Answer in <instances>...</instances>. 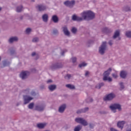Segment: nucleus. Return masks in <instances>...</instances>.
I'll return each instance as SVG.
<instances>
[{
	"label": "nucleus",
	"instance_id": "obj_1",
	"mask_svg": "<svg viewBox=\"0 0 131 131\" xmlns=\"http://www.w3.org/2000/svg\"><path fill=\"white\" fill-rule=\"evenodd\" d=\"M81 16L84 20H92L95 18V13L91 11H84L81 13Z\"/></svg>",
	"mask_w": 131,
	"mask_h": 131
},
{
	"label": "nucleus",
	"instance_id": "obj_2",
	"mask_svg": "<svg viewBox=\"0 0 131 131\" xmlns=\"http://www.w3.org/2000/svg\"><path fill=\"white\" fill-rule=\"evenodd\" d=\"M111 71H112V69L111 68H110L107 70L105 71L103 73V80L104 81H109V82H111L112 81V78H110L109 77V75H110V73H111Z\"/></svg>",
	"mask_w": 131,
	"mask_h": 131
},
{
	"label": "nucleus",
	"instance_id": "obj_3",
	"mask_svg": "<svg viewBox=\"0 0 131 131\" xmlns=\"http://www.w3.org/2000/svg\"><path fill=\"white\" fill-rule=\"evenodd\" d=\"M64 67V64L62 62H56L55 63L52 64L50 66V69L52 71L58 70V69H61Z\"/></svg>",
	"mask_w": 131,
	"mask_h": 131
},
{
	"label": "nucleus",
	"instance_id": "obj_4",
	"mask_svg": "<svg viewBox=\"0 0 131 131\" xmlns=\"http://www.w3.org/2000/svg\"><path fill=\"white\" fill-rule=\"evenodd\" d=\"M110 109H111L114 113H116V110H118V111H121V110H122L121 105L118 103H114L111 105L110 106Z\"/></svg>",
	"mask_w": 131,
	"mask_h": 131
},
{
	"label": "nucleus",
	"instance_id": "obj_5",
	"mask_svg": "<svg viewBox=\"0 0 131 131\" xmlns=\"http://www.w3.org/2000/svg\"><path fill=\"white\" fill-rule=\"evenodd\" d=\"M107 49V42L103 41L102 42L101 45L99 47V52L100 55H104Z\"/></svg>",
	"mask_w": 131,
	"mask_h": 131
},
{
	"label": "nucleus",
	"instance_id": "obj_6",
	"mask_svg": "<svg viewBox=\"0 0 131 131\" xmlns=\"http://www.w3.org/2000/svg\"><path fill=\"white\" fill-rule=\"evenodd\" d=\"M75 121L77 123H80L83 125V126H86V125H89V123H88V121L85 120L84 119L82 118H76L75 119Z\"/></svg>",
	"mask_w": 131,
	"mask_h": 131
},
{
	"label": "nucleus",
	"instance_id": "obj_7",
	"mask_svg": "<svg viewBox=\"0 0 131 131\" xmlns=\"http://www.w3.org/2000/svg\"><path fill=\"white\" fill-rule=\"evenodd\" d=\"M30 75V72L29 71H23L20 73L19 74V77L23 80H24L28 78V76Z\"/></svg>",
	"mask_w": 131,
	"mask_h": 131
},
{
	"label": "nucleus",
	"instance_id": "obj_8",
	"mask_svg": "<svg viewBox=\"0 0 131 131\" xmlns=\"http://www.w3.org/2000/svg\"><path fill=\"white\" fill-rule=\"evenodd\" d=\"M23 98L24 105H26L29 103H30V101H32V100H33V97L28 95H23Z\"/></svg>",
	"mask_w": 131,
	"mask_h": 131
},
{
	"label": "nucleus",
	"instance_id": "obj_9",
	"mask_svg": "<svg viewBox=\"0 0 131 131\" xmlns=\"http://www.w3.org/2000/svg\"><path fill=\"white\" fill-rule=\"evenodd\" d=\"M116 97V95L113 93H110L106 95L103 98L104 101H112Z\"/></svg>",
	"mask_w": 131,
	"mask_h": 131
},
{
	"label": "nucleus",
	"instance_id": "obj_10",
	"mask_svg": "<svg viewBox=\"0 0 131 131\" xmlns=\"http://www.w3.org/2000/svg\"><path fill=\"white\" fill-rule=\"evenodd\" d=\"M45 108H46V105L45 104L37 105L35 106L34 110L41 112L45 110Z\"/></svg>",
	"mask_w": 131,
	"mask_h": 131
},
{
	"label": "nucleus",
	"instance_id": "obj_11",
	"mask_svg": "<svg viewBox=\"0 0 131 131\" xmlns=\"http://www.w3.org/2000/svg\"><path fill=\"white\" fill-rule=\"evenodd\" d=\"M67 107V105H66V104H62L59 107L58 112L59 113H64V112H65V110H66Z\"/></svg>",
	"mask_w": 131,
	"mask_h": 131
},
{
	"label": "nucleus",
	"instance_id": "obj_12",
	"mask_svg": "<svg viewBox=\"0 0 131 131\" xmlns=\"http://www.w3.org/2000/svg\"><path fill=\"white\" fill-rule=\"evenodd\" d=\"M75 4V1H72L71 2L70 1H66L64 3V4L65 6H67V7H69V8H72L73 6H74V4Z\"/></svg>",
	"mask_w": 131,
	"mask_h": 131
},
{
	"label": "nucleus",
	"instance_id": "obj_13",
	"mask_svg": "<svg viewBox=\"0 0 131 131\" xmlns=\"http://www.w3.org/2000/svg\"><path fill=\"white\" fill-rule=\"evenodd\" d=\"M90 108L88 107H85L84 108H81L80 110H78L76 112L77 114H80L81 113H85V112H88Z\"/></svg>",
	"mask_w": 131,
	"mask_h": 131
},
{
	"label": "nucleus",
	"instance_id": "obj_14",
	"mask_svg": "<svg viewBox=\"0 0 131 131\" xmlns=\"http://www.w3.org/2000/svg\"><path fill=\"white\" fill-rule=\"evenodd\" d=\"M18 39L17 36L11 37L8 40L9 43H13L15 42L18 41Z\"/></svg>",
	"mask_w": 131,
	"mask_h": 131
},
{
	"label": "nucleus",
	"instance_id": "obj_15",
	"mask_svg": "<svg viewBox=\"0 0 131 131\" xmlns=\"http://www.w3.org/2000/svg\"><path fill=\"white\" fill-rule=\"evenodd\" d=\"M124 124H125V121H121L118 122L117 126L119 127V128L122 129L124 126Z\"/></svg>",
	"mask_w": 131,
	"mask_h": 131
},
{
	"label": "nucleus",
	"instance_id": "obj_16",
	"mask_svg": "<svg viewBox=\"0 0 131 131\" xmlns=\"http://www.w3.org/2000/svg\"><path fill=\"white\" fill-rule=\"evenodd\" d=\"M120 76L121 78H123V79L126 78V76H127V72L125 71H121L120 73Z\"/></svg>",
	"mask_w": 131,
	"mask_h": 131
},
{
	"label": "nucleus",
	"instance_id": "obj_17",
	"mask_svg": "<svg viewBox=\"0 0 131 131\" xmlns=\"http://www.w3.org/2000/svg\"><path fill=\"white\" fill-rule=\"evenodd\" d=\"M47 125V123H39L37 124V127L39 128V129H42V128H45Z\"/></svg>",
	"mask_w": 131,
	"mask_h": 131
},
{
	"label": "nucleus",
	"instance_id": "obj_18",
	"mask_svg": "<svg viewBox=\"0 0 131 131\" xmlns=\"http://www.w3.org/2000/svg\"><path fill=\"white\" fill-rule=\"evenodd\" d=\"M3 65L4 67H7L8 66H10L11 65V62L9 61L8 59H5L2 61Z\"/></svg>",
	"mask_w": 131,
	"mask_h": 131
},
{
	"label": "nucleus",
	"instance_id": "obj_19",
	"mask_svg": "<svg viewBox=\"0 0 131 131\" xmlns=\"http://www.w3.org/2000/svg\"><path fill=\"white\" fill-rule=\"evenodd\" d=\"M72 19L73 21H82V17H78L75 15H73Z\"/></svg>",
	"mask_w": 131,
	"mask_h": 131
},
{
	"label": "nucleus",
	"instance_id": "obj_20",
	"mask_svg": "<svg viewBox=\"0 0 131 131\" xmlns=\"http://www.w3.org/2000/svg\"><path fill=\"white\" fill-rule=\"evenodd\" d=\"M48 89L50 92H53L57 89V85L55 84H51L48 86Z\"/></svg>",
	"mask_w": 131,
	"mask_h": 131
},
{
	"label": "nucleus",
	"instance_id": "obj_21",
	"mask_svg": "<svg viewBox=\"0 0 131 131\" xmlns=\"http://www.w3.org/2000/svg\"><path fill=\"white\" fill-rule=\"evenodd\" d=\"M114 39L115 38H117V40H120L121 39V37H120V33H115L113 36Z\"/></svg>",
	"mask_w": 131,
	"mask_h": 131
},
{
	"label": "nucleus",
	"instance_id": "obj_22",
	"mask_svg": "<svg viewBox=\"0 0 131 131\" xmlns=\"http://www.w3.org/2000/svg\"><path fill=\"white\" fill-rule=\"evenodd\" d=\"M36 8L39 11H45V10L47 9V7H46V6H44L43 5H38L36 7Z\"/></svg>",
	"mask_w": 131,
	"mask_h": 131
},
{
	"label": "nucleus",
	"instance_id": "obj_23",
	"mask_svg": "<svg viewBox=\"0 0 131 131\" xmlns=\"http://www.w3.org/2000/svg\"><path fill=\"white\" fill-rule=\"evenodd\" d=\"M104 85H105V83H104V82H101L97 84L96 85L95 88L96 89H98V90H100L101 88H102V86H104Z\"/></svg>",
	"mask_w": 131,
	"mask_h": 131
},
{
	"label": "nucleus",
	"instance_id": "obj_24",
	"mask_svg": "<svg viewBox=\"0 0 131 131\" xmlns=\"http://www.w3.org/2000/svg\"><path fill=\"white\" fill-rule=\"evenodd\" d=\"M66 86L70 90H75V86L71 84H67L66 85Z\"/></svg>",
	"mask_w": 131,
	"mask_h": 131
},
{
	"label": "nucleus",
	"instance_id": "obj_25",
	"mask_svg": "<svg viewBox=\"0 0 131 131\" xmlns=\"http://www.w3.org/2000/svg\"><path fill=\"white\" fill-rule=\"evenodd\" d=\"M52 19L54 23H58V21H59V18H58V16H57V15H53Z\"/></svg>",
	"mask_w": 131,
	"mask_h": 131
},
{
	"label": "nucleus",
	"instance_id": "obj_26",
	"mask_svg": "<svg viewBox=\"0 0 131 131\" xmlns=\"http://www.w3.org/2000/svg\"><path fill=\"white\" fill-rule=\"evenodd\" d=\"M81 128H82V126L80 125H78L75 127L74 131H80L81 130Z\"/></svg>",
	"mask_w": 131,
	"mask_h": 131
},
{
	"label": "nucleus",
	"instance_id": "obj_27",
	"mask_svg": "<svg viewBox=\"0 0 131 131\" xmlns=\"http://www.w3.org/2000/svg\"><path fill=\"white\" fill-rule=\"evenodd\" d=\"M48 18H49V16L47 15V14H44L42 16V19L44 22H48Z\"/></svg>",
	"mask_w": 131,
	"mask_h": 131
},
{
	"label": "nucleus",
	"instance_id": "obj_28",
	"mask_svg": "<svg viewBox=\"0 0 131 131\" xmlns=\"http://www.w3.org/2000/svg\"><path fill=\"white\" fill-rule=\"evenodd\" d=\"M62 30L63 33H70L69 31H68V28L66 26L62 27Z\"/></svg>",
	"mask_w": 131,
	"mask_h": 131
},
{
	"label": "nucleus",
	"instance_id": "obj_29",
	"mask_svg": "<svg viewBox=\"0 0 131 131\" xmlns=\"http://www.w3.org/2000/svg\"><path fill=\"white\" fill-rule=\"evenodd\" d=\"M28 107L29 109H31V110H32V109H33V107H34V103L31 102L28 105Z\"/></svg>",
	"mask_w": 131,
	"mask_h": 131
},
{
	"label": "nucleus",
	"instance_id": "obj_30",
	"mask_svg": "<svg viewBox=\"0 0 131 131\" xmlns=\"http://www.w3.org/2000/svg\"><path fill=\"white\" fill-rule=\"evenodd\" d=\"M93 42H94V41H93L92 40H89L87 41L86 45L88 48H90V47H91V45H92Z\"/></svg>",
	"mask_w": 131,
	"mask_h": 131
},
{
	"label": "nucleus",
	"instance_id": "obj_31",
	"mask_svg": "<svg viewBox=\"0 0 131 131\" xmlns=\"http://www.w3.org/2000/svg\"><path fill=\"white\" fill-rule=\"evenodd\" d=\"M85 101H86V103H92L94 100L93 99V98H91L89 97L87 99H86Z\"/></svg>",
	"mask_w": 131,
	"mask_h": 131
},
{
	"label": "nucleus",
	"instance_id": "obj_32",
	"mask_svg": "<svg viewBox=\"0 0 131 131\" xmlns=\"http://www.w3.org/2000/svg\"><path fill=\"white\" fill-rule=\"evenodd\" d=\"M23 9V7H22V6L18 7L16 8V12H18V13H19L20 12H21L22 11Z\"/></svg>",
	"mask_w": 131,
	"mask_h": 131
},
{
	"label": "nucleus",
	"instance_id": "obj_33",
	"mask_svg": "<svg viewBox=\"0 0 131 131\" xmlns=\"http://www.w3.org/2000/svg\"><path fill=\"white\" fill-rule=\"evenodd\" d=\"M64 78L65 79H67L68 80H69V79H70V78H71V74H67L65 76H64Z\"/></svg>",
	"mask_w": 131,
	"mask_h": 131
},
{
	"label": "nucleus",
	"instance_id": "obj_34",
	"mask_svg": "<svg viewBox=\"0 0 131 131\" xmlns=\"http://www.w3.org/2000/svg\"><path fill=\"white\" fill-rule=\"evenodd\" d=\"M72 33H76L77 32V29L75 27H73L71 29Z\"/></svg>",
	"mask_w": 131,
	"mask_h": 131
},
{
	"label": "nucleus",
	"instance_id": "obj_35",
	"mask_svg": "<svg viewBox=\"0 0 131 131\" xmlns=\"http://www.w3.org/2000/svg\"><path fill=\"white\" fill-rule=\"evenodd\" d=\"M89 127L91 129H94V127H95V124L90 123L89 124Z\"/></svg>",
	"mask_w": 131,
	"mask_h": 131
},
{
	"label": "nucleus",
	"instance_id": "obj_36",
	"mask_svg": "<svg viewBox=\"0 0 131 131\" xmlns=\"http://www.w3.org/2000/svg\"><path fill=\"white\" fill-rule=\"evenodd\" d=\"M86 65H88L87 63H85L84 62H82V63L79 64V67L80 68H81V67H85V66H86Z\"/></svg>",
	"mask_w": 131,
	"mask_h": 131
},
{
	"label": "nucleus",
	"instance_id": "obj_37",
	"mask_svg": "<svg viewBox=\"0 0 131 131\" xmlns=\"http://www.w3.org/2000/svg\"><path fill=\"white\" fill-rule=\"evenodd\" d=\"M23 92H24V94H26V95H28V94H29V92H30V89H27L24 90Z\"/></svg>",
	"mask_w": 131,
	"mask_h": 131
},
{
	"label": "nucleus",
	"instance_id": "obj_38",
	"mask_svg": "<svg viewBox=\"0 0 131 131\" xmlns=\"http://www.w3.org/2000/svg\"><path fill=\"white\" fill-rule=\"evenodd\" d=\"M120 91H122L124 89V85L123 84V82L120 83Z\"/></svg>",
	"mask_w": 131,
	"mask_h": 131
},
{
	"label": "nucleus",
	"instance_id": "obj_39",
	"mask_svg": "<svg viewBox=\"0 0 131 131\" xmlns=\"http://www.w3.org/2000/svg\"><path fill=\"white\" fill-rule=\"evenodd\" d=\"M37 94L36 92H35V91H32L31 92V95L33 97H35V96H36Z\"/></svg>",
	"mask_w": 131,
	"mask_h": 131
},
{
	"label": "nucleus",
	"instance_id": "obj_40",
	"mask_svg": "<svg viewBox=\"0 0 131 131\" xmlns=\"http://www.w3.org/2000/svg\"><path fill=\"white\" fill-rule=\"evenodd\" d=\"M71 60L72 61V63H76L77 60V58L76 57H72Z\"/></svg>",
	"mask_w": 131,
	"mask_h": 131
},
{
	"label": "nucleus",
	"instance_id": "obj_41",
	"mask_svg": "<svg viewBox=\"0 0 131 131\" xmlns=\"http://www.w3.org/2000/svg\"><path fill=\"white\" fill-rule=\"evenodd\" d=\"M38 41V37H35L33 38L32 42H37Z\"/></svg>",
	"mask_w": 131,
	"mask_h": 131
},
{
	"label": "nucleus",
	"instance_id": "obj_42",
	"mask_svg": "<svg viewBox=\"0 0 131 131\" xmlns=\"http://www.w3.org/2000/svg\"><path fill=\"white\" fill-rule=\"evenodd\" d=\"M40 90H41V91H42V90H46V86L43 84H41L40 86Z\"/></svg>",
	"mask_w": 131,
	"mask_h": 131
},
{
	"label": "nucleus",
	"instance_id": "obj_43",
	"mask_svg": "<svg viewBox=\"0 0 131 131\" xmlns=\"http://www.w3.org/2000/svg\"><path fill=\"white\" fill-rule=\"evenodd\" d=\"M26 33H30V32H31V28H27L26 30Z\"/></svg>",
	"mask_w": 131,
	"mask_h": 131
},
{
	"label": "nucleus",
	"instance_id": "obj_44",
	"mask_svg": "<svg viewBox=\"0 0 131 131\" xmlns=\"http://www.w3.org/2000/svg\"><path fill=\"white\" fill-rule=\"evenodd\" d=\"M15 50H14V49L10 50V54L11 55H14V54H15Z\"/></svg>",
	"mask_w": 131,
	"mask_h": 131
},
{
	"label": "nucleus",
	"instance_id": "obj_45",
	"mask_svg": "<svg viewBox=\"0 0 131 131\" xmlns=\"http://www.w3.org/2000/svg\"><path fill=\"white\" fill-rule=\"evenodd\" d=\"M112 76L114 77V78H117L118 77V75H117V74H112Z\"/></svg>",
	"mask_w": 131,
	"mask_h": 131
},
{
	"label": "nucleus",
	"instance_id": "obj_46",
	"mask_svg": "<svg viewBox=\"0 0 131 131\" xmlns=\"http://www.w3.org/2000/svg\"><path fill=\"white\" fill-rule=\"evenodd\" d=\"M125 36L129 38H131V33H126Z\"/></svg>",
	"mask_w": 131,
	"mask_h": 131
},
{
	"label": "nucleus",
	"instance_id": "obj_47",
	"mask_svg": "<svg viewBox=\"0 0 131 131\" xmlns=\"http://www.w3.org/2000/svg\"><path fill=\"white\" fill-rule=\"evenodd\" d=\"M108 45H110V46H112L113 45V41L111 40L108 41Z\"/></svg>",
	"mask_w": 131,
	"mask_h": 131
},
{
	"label": "nucleus",
	"instance_id": "obj_48",
	"mask_svg": "<svg viewBox=\"0 0 131 131\" xmlns=\"http://www.w3.org/2000/svg\"><path fill=\"white\" fill-rule=\"evenodd\" d=\"M67 52V50H66V51L63 50V51H62V52L61 53V56H64V55H65V52Z\"/></svg>",
	"mask_w": 131,
	"mask_h": 131
},
{
	"label": "nucleus",
	"instance_id": "obj_49",
	"mask_svg": "<svg viewBox=\"0 0 131 131\" xmlns=\"http://www.w3.org/2000/svg\"><path fill=\"white\" fill-rule=\"evenodd\" d=\"M53 82V80L52 79H49L47 81V83H52Z\"/></svg>",
	"mask_w": 131,
	"mask_h": 131
},
{
	"label": "nucleus",
	"instance_id": "obj_50",
	"mask_svg": "<svg viewBox=\"0 0 131 131\" xmlns=\"http://www.w3.org/2000/svg\"><path fill=\"white\" fill-rule=\"evenodd\" d=\"M64 35L65 36H68L69 37V36H70V33H64Z\"/></svg>",
	"mask_w": 131,
	"mask_h": 131
},
{
	"label": "nucleus",
	"instance_id": "obj_51",
	"mask_svg": "<svg viewBox=\"0 0 131 131\" xmlns=\"http://www.w3.org/2000/svg\"><path fill=\"white\" fill-rule=\"evenodd\" d=\"M104 31H105V32L108 33V28H104Z\"/></svg>",
	"mask_w": 131,
	"mask_h": 131
},
{
	"label": "nucleus",
	"instance_id": "obj_52",
	"mask_svg": "<svg viewBox=\"0 0 131 131\" xmlns=\"http://www.w3.org/2000/svg\"><path fill=\"white\" fill-rule=\"evenodd\" d=\"M35 55H36V53H35V52H33L32 53V57H34V56H35Z\"/></svg>",
	"mask_w": 131,
	"mask_h": 131
},
{
	"label": "nucleus",
	"instance_id": "obj_53",
	"mask_svg": "<svg viewBox=\"0 0 131 131\" xmlns=\"http://www.w3.org/2000/svg\"><path fill=\"white\" fill-rule=\"evenodd\" d=\"M89 74H90V73L89 72V71H86L85 74V76H87Z\"/></svg>",
	"mask_w": 131,
	"mask_h": 131
},
{
	"label": "nucleus",
	"instance_id": "obj_54",
	"mask_svg": "<svg viewBox=\"0 0 131 131\" xmlns=\"http://www.w3.org/2000/svg\"><path fill=\"white\" fill-rule=\"evenodd\" d=\"M115 33H120V31L119 30H118L116 31Z\"/></svg>",
	"mask_w": 131,
	"mask_h": 131
},
{
	"label": "nucleus",
	"instance_id": "obj_55",
	"mask_svg": "<svg viewBox=\"0 0 131 131\" xmlns=\"http://www.w3.org/2000/svg\"><path fill=\"white\" fill-rule=\"evenodd\" d=\"M130 9H129V8H128L127 9H125V11H126V12H127V11H130Z\"/></svg>",
	"mask_w": 131,
	"mask_h": 131
},
{
	"label": "nucleus",
	"instance_id": "obj_56",
	"mask_svg": "<svg viewBox=\"0 0 131 131\" xmlns=\"http://www.w3.org/2000/svg\"><path fill=\"white\" fill-rule=\"evenodd\" d=\"M54 33H58V30H55L54 32Z\"/></svg>",
	"mask_w": 131,
	"mask_h": 131
},
{
	"label": "nucleus",
	"instance_id": "obj_57",
	"mask_svg": "<svg viewBox=\"0 0 131 131\" xmlns=\"http://www.w3.org/2000/svg\"><path fill=\"white\" fill-rule=\"evenodd\" d=\"M126 131H131V128L126 129Z\"/></svg>",
	"mask_w": 131,
	"mask_h": 131
},
{
	"label": "nucleus",
	"instance_id": "obj_58",
	"mask_svg": "<svg viewBox=\"0 0 131 131\" xmlns=\"http://www.w3.org/2000/svg\"><path fill=\"white\" fill-rule=\"evenodd\" d=\"M102 114H106V112H101Z\"/></svg>",
	"mask_w": 131,
	"mask_h": 131
},
{
	"label": "nucleus",
	"instance_id": "obj_59",
	"mask_svg": "<svg viewBox=\"0 0 131 131\" xmlns=\"http://www.w3.org/2000/svg\"><path fill=\"white\" fill-rule=\"evenodd\" d=\"M37 59H38V56H37V57L36 58V60H37Z\"/></svg>",
	"mask_w": 131,
	"mask_h": 131
},
{
	"label": "nucleus",
	"instance_id": "obj_60",
	"mask_svg": "<svg viewBox=\"0 0 131 131\" xmlns=\"http://www.w3.org/2000/svg\"><path fill=\"white\" fill-rule=\"evenodd\" d=\"M2 61V57L0 56V62Z\"/></svg>",
	"mask_w": 131,
	"mask_h": 131
},
{
	"label": "nucleus",
	"instance_id": "obj_61",
	"mask_svg": "<svg viewBox=\"0 0 131 131\" xmlns=\"http://www.w3.org/2000/svg\"><path fill=\"white\" fill-rule=\"evenodd\" d=\"M0 11H2V8L0 7Z\"/></svg>",
	"mask_w": 131,
	"mask_h": 131
},
{
	"label": "nucleus",
	"instance_id": "obj_62",
	"mask_svg": "<svg viewBox=\"0 0 131 131\" xmlns=\"http://www.w3.org/2000/svg\"><path fill=\"white\" fill-rule=\"evenodd\" d=\"M127 33H131V32H127Z\"/></svg>",
	"mask_w": 131,
	"mask_h": 131
},
{
	"label": "nucleus",
	"instance_id": "obj_63",
	"mask_svg": "<svg viewBox=\"0 0 131 131\" xmlns=\"http://www.w3.org/2000/svg\"><path fill=\"white\" fill-rule=\"evenodd\" d=\"M16 105H17V106H19V104H18V103H17Z\"/></svg>",
	"mask_w": 131,
	"mask_h": 131
},
{
	"label": "nucleus",
	"instance_id": "obj_64",
	"mask_svg": "<svg viewBox=\"0 0 131 131\" xmlns=\"http://www.w3.org/2000/svg\"><path fill=\"white\" fill-rule=\"evenodd\" d=\"M55 34H56V33H54V34H53L54 35H55Z\"/></svg>",
	"mask_w": 131,
	"mask_h": 131
}]
</instances>
